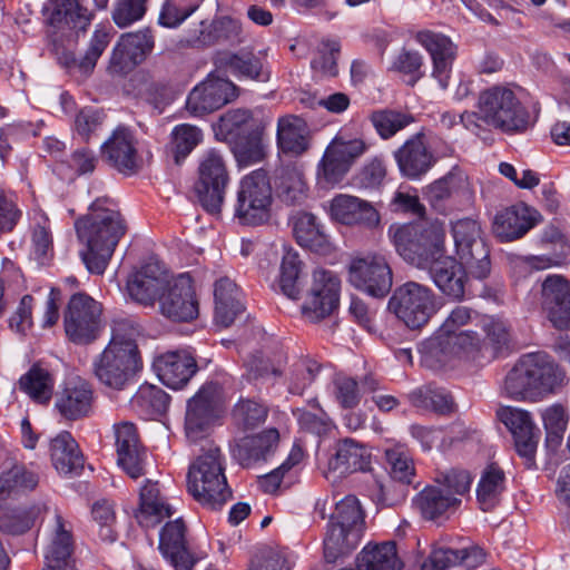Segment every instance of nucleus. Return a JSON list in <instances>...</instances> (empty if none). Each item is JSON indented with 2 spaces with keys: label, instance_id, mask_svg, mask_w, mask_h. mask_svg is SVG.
<instances>
[{
  "label": "nucleus",
  "instance_id": "8",
  "mask_svg": "<svg viewBox=\"0 0 570 570\" xmlns=\"http://www.w3.org/2000/svg\"><path fill=\"white\" fill-rule=\"evenodd\" d=\"M439 308L432 288L413 281L397 286L387 302V309L412 331L424 327Z\"/></svg>",
  "mask_w": 570,
  "mask_h": 570
},
{
  "label": "nucleus",
  "instance_id": "57",
  "mask_svg": "<svg viewBox=\"0 0 570 570\" xmlns=\"http://www.w3.org/2000/svg\"><path fill=\"white\" fill-rule=\"evenodd\" d=\"M370 121L382 139H390L412 124L414 117L409 112L385 108L373 111Z\"/></svg>",
  "mask_w": 570,
  "mask_h": 570
},
{
  "label": "nucleus",
  "instance_id": "31",
  "mask_svg": "<svg viewBox=\"0 0 570 570\" xmlns=\"http://www.w3.org/2000/svg\"><path fill=\"white\" fill-rule=\"evenodd\" d=\"M278 440L279 433L273 428L244 436L230 445L232 458L243 468H250L266 461L275 452Z\"/></svg>",
  "mask_w": 570,
  "mask_h": 570
},
{
  "label": "nucleus",
  "instance_id": "62",
  "mask_svg": "<svg viewBox=\"0 0 570 570\" xmlns=\"http://www.w3.org/2000/svg\"><path fill=\"white\" fill-rule=\"evenodd\" d=\"M385 459L390 468V476L403 484H411L415 475L412 458L403 448H392L385 451Z\"/></svg>",
  "mask_w": 570,
  "mask_h": 570
},
{
  "label": "nucleus",
  "instance_id": "33",
  "mask_svg": "<svg viewBox=\"0 0 570 570\" xmlns=\"http://www.w3.org/2000/svg\"><path fill=\"white\" fill-rule=\"evenodd\" d=\"M423 138V134H416L394 151L401 174L409 179L422 177L435 163L433 153L424 144Z\"/></svg>",
  "mask_w": 570,
  "mask_h": 570
},
{
  "label": "nucleus",
  "instance_id": "16",
  "mask_svg": "<svg viewBox=\"0 0 570 570\" xmlns=\"http://www.w3.org/2000/svg\"><path fill=\"white\" fill-rule=\"evenodd\" d=\"M500 422L511 432L518 454L524 459L527 469L535 466V452L540 431L531 414L513 406H503L497 411Z\"/></svg>",
  "mask_w": 570,
  "mask_h": 570
},
{
  "label": "nucleus",
  "instance_id": "17",
  "mask_svg": "<svg viewBox=\"0 0 570 570\" xmlns=\"http://www.w3.org/2000/svg\"><path fill=\"white\" fill-rule=\"evenodd\" d=\"M341 281L331 271L315 269L309 295L303 306V315L312 322L330 316L340 302Z\"/></svg>",
  "mask_w": 570,
  "mask_h": 570
},
{
  "label": "nucleus",
  "instance_id": "7",
  "mask_svg": "<svg viewBox=\"0 0 570 570\" xmlns=\"http://www.w3.org/2000/svg\"><path fill=\"white\" fill-rule=\"evenodd\" d=\"M273 189L268 173L258 168L245 175L238 184L234 218L243 226H261L271 218Z\"/></svg>",
  "mask_w": 570,
  "mask_h": 570
},
{
  "label": "nucleus",
  "instance_id": "24",
  "mask_svg": "<svg viewBox=\"0 0 570 570\" xmlns=\"http://www.w3.org/2000/svg\"><path fill=\"white\" fill-rule=\"evenodd\" d=\"M153 368L159 381L169 389L180 390L197 373L195 356L186 350L168 351L157 355Z\"/></svg>",
  "mask_w": 570,
  "mask_h": 570
},
{
  "label": "nucleus",
  "instance_id": "44",
  "mask_svg": "<svg viewBox=\"0 0 570 570\" xmlns=\"http://www.w3.org/2000/svg\"><path fill=\"white\" fill-rule=\"evenodd\" d=\"M220 65L238 79L265 82L271 76L263 60L253 51L227 52L220 58Z\"/></svg>",
  "mask_w": 570,
  "mask_h": 570
},
{
  "label": "nucleus",
  "instance_id": "36",
  "mask_svg": "<svg viewBox=\"0 0 570 570\" xmlns=\"http://www.w3.org/2000/svg\"><path fill=\"white\" fill-rule=\"evenodd\" d=\"M181 519L167 522L159 534V550L175 570H193L196 560L188 551Z\"/></svg>",
  "mask_w": 570,
  "mask_h": 570
},
{
  "label": "nucleus",
  "instance_id": "43",
  "mask_svg": "<svg viewBox=\"0 0 570 570\" xmlns=\"http://www.w3.org/2000/svg\"><path fill=\"white\" fill-rule=\"evenodd\" d=\"M55 385V374L41 363H35L19 380L20 390L42 405L51 401Z\"/></svg>",
  "mask_w": 570,
  "mask_h": 570
},
{
  "label": "nucleus",
  "instance_id": "48",
  "mask_svg": "<svg viewBox=\"0 0 570 570\" xmlns=\"http://www.w3.org/2000/svg\"><path fill=\"white\" fill-rule=\"evenodd\" d=\"M275 184L279 198L286 204H302L307 198L308 187L304 174L296 166L281 167L277 170Z\"/></svg>",
  "mask_w": 570,
  "mask_h": 570
},
{
  "label": "nucleus",
  "instance_id": "42",
  "mask_svg": "<svg viewBox=\"0 0 570 570\" xmlns=\"http://www.w3.org/2000/svg\"><path fill=\"white\" fill-rule=\"evenodd\" d=\"M47 10L50 26L60 28L67 24L80 31H86L94 17V13L78 0H49Z\"/></svg>",
  "mask_w": 570,
  "mask_h": 570
},
{
  "label": "nucleus",
  "instance_id": "56",
  "mask_svg": "<svg viewBox=\"0 0 570 570\" xmlns=\"http://www.w3.org/2000/svg\"><path fill=\"white\" fill-rule=\"evenodd\" d=\"M41 511L40 505L2 508V533L20 535L29 531Z\"/></svg>",
  "mask_w": 570,
  "mask_h": 570
},
{
  "label": "nucleus",
  "instance_id": "28",
  "mask_svg": "<svg viewBox=\"0 0 570 570\" xmlns=\"http://www.w3.org/2000/svg\"><path fill=\"white\" fill-rule=\"evenodd\" d=\"M540 218L538 210L524 203H518L495 215L493 230L502 242H511L523 237Z\"/></svg>",
  "mask_w": 570,
  "mask_h": 570
},
{
  "label": "nucleus",
  "instance_id": "54",
  "mask_svg": "<svg viewBox=\"0 0 570 570\" xmlns=\"http://www.w3.org/2000/svg\"><path fill=\"white\" fill-rule=\"evenodd\" d=\"M252 129H258L254 126L252 112L248 109H235L220 116L216 135L230 142L243 135H247Z\"/></svg>",
  "mask_w": 570,
  "mask_h": 570
},
{
  "label": "nucleus",
  "instance_id": "37",
  "mask_svg": "<svg viewBox=\"0 0 570 570\" xmlns=\"http://www.w3.org/2000/svg\"><path fill=\"white\" fill-rule=\"evenodd\" d=\"M50 459L58 473L79 475L85 468V458L70 432L61 431L50 440Z\"/></svg>",
  "mask_w": 570,
  "mask_h": 570
},
{
  "label": "nucleus",
  "instance_id": "53",
  "mask_svg": "<svg viewBox=\"0 0 570 570\" xmlns=\"http://www.w3.org/2000/svg\"><path fill=\"white\" fill-rule=\"evenodd\" d=\"M229 144L239 167L252 166L265 158V148L259 129H252L247 135H243Z\"/></svg>",
  "mask_w": 570,
  "mask_h": 570
},
{
  "label": "nucleus",
  "instance_id": "12",
  "mask_svg": "<svg viewBox=\"0 0 570 570\" xmlns=\"http://www.w3.org/2000/svg\"><path fill=\"white\" fill-rule=\"evenodd\" d=\"M229 175L222 154L216 149L206 151L198 167L195 193L203 208L218 214L224 204Z\"/></svg>",
  "mask_w": 570,
  "mask_h": 570
},
{
  "label": "nucleus",
  "instance_id": "61",
  "mask_svg": "<svg viewBox=\"0 0 570 570\" xmlns=\"http://www.w3.org/2000/svg\"><path fill=\"white\" fill-rule=\"evenodd\" d=\"M350 168L326 147L317 165V184L322 187H334L340 184Z\"/></svg>",
  "mask_w": 570,
  "mask_h": 570
},
{
  "label": "nucleus",
  "instance_id": "55",
  "mask_svg": "<svg viewBox=\"0 0 570 570\" xmlns=\"http://www.w3.org/2000/svg\"><path fill=\"white\" fill-rule=\"evenodd\" d=\"M140 334V325L136 317L128 315H118L111 322V338L108 345H114L119 350L140 355L136 337Z\"/></svg>",
  "mask_w": 570,
  "mask_h": 570
},
{
  "label": "nucleus",
  "instance_id": "41",
  "mask_svg": "<svg viewBox=\"0 0 570 570\" xmlns=\"http://www.w3.org/2000/svg\"><path fill=\"white\" fill-rule=\"evenodd\" d=\"M215 320L224 327L233 324L237 315L244 311L240 292L232 279L224 277L215 283Z\"/></svg>",
  "mask_w": 570,
  "mask_h": 570
},
{
  "label": "nucleus",
  "instance_id": "39",
  "mask_svg": "<svg viewBox=\"0 0 570 570\" xmlns=\"http://www.w3.org/2000/svg\"><path fill=\"white\" fill-rule=\"evenodd\" d=\"M293 234L302 247L320 254L331 250L330 236L320 219L312 213H298L293 218Z\"/></svg>",
  "mask_w": 570,
  "mask_h": 570
},
{
  "label": "nucleus",
  "instance_id": "40",
  "mask_svg": "<svg viewBox=\"0 0 570 570\" xmlns=\"http://www.w3.org/2000/svg\"><path fill=\"white\" fill-rule=\"evenodd\" d=\"M307 284V272L293 248L285 249L278 276L281 292L291 299H298Z\"/></svg>",
  "mask_w": 570,
  "mask_h": 570
},
{
  "label": "nucleus",
  "instance_id": "9",
  "mask_svg": "<svg viewBox=\"0 0 570 570\" xmlns=\"http://www.w3.org/2000/svg\"><path fill=\"white\" fill-rule=\"evenodd\" d=\"M247 40L240 20L232 16H216L213 20H202L179 36L174 48L207 49L215 46L238 47Z\"/></svg>",
  "mask_w": 570,
  "mask_h": 570
},
{
  "label": "nucleus",
  "instance_id": "2",
  "mask_svg": "<svg viewBox=\"0 0 570 570\" xmlns=\"http://www.w3.org/2000/svg\"><path fill=\"white\" fill-rule=\"evenodd\" d=\"M567 383L563 368L547 353L519 357L504 379L507 395L515 401L538 402L557 394Z\"/></svg>",
  "mask_w": 570,
  "mask_h": 570
},
{
  "label": "nucleus",
  "instance_id": "22",
  "mask_svg": "<svg viewBox=\"0 0 570 570\" xmlns=\"http://www.w3.org/2000/svg\"><path fill=\"white\" fill-rule=\"evenodd\" d=\"M236 96L237 87L232 81L208 77L189 92L186 108L193 116L200 117L222 108Z\"/></svg>",
  "mask_w": 570,
  "mask_h": 570
},
{
  "label": "nucleus",
  "instance_id": "51",
  "mask_svg": "<svg viewBox=\"0 0 570 570\" xmlns=\"http://www.w3.org/2000/svg\"><path fill=\"white\" fill-rule=\"evenodd\" d=\"M504 482V472L499 466L490 464L483 471L476 487V499L483 511H490L499 503Z\"/></svg>",
  "mask_w": 570,
  "mask_h": 570
},
{
  "label": "nucleus",
  "instance_id": "14",
  "mask_svg": "<svg viewBox=\"0 0 570 570\" xmlns=\"http://www.w3.org/2000/svg\"><path fill=\"white\" fill-rule=\"evenodd\" d=\"M348 282L368 296L383 298L393 285L392 268L383 255L357 257L350 263Z\"/></svg>",
  "mask_w": 570,
  "mask_h": 570
},
{
  "label": "nucleus",
  "instance_id": "49",
  "mask_svg": "<svg viewBox=\"0 0 570 570\" xmlns=\"http://www.w3.org/2000/svg\"><path fill=\"white\" fill-rule=\"evenodd\" d=\"M362 535L355 530L345 529L330 522L324 539V558L326 562L334 563L340 558L350 554L358 546Z\"/></svg>",
  "mask_w": 570,
  "mask_h": 570
},
{
  "label": "nucleus",
  "instance_id": "21",
  "mask_svg": "<svg viewBox=\"0 0 570 570\" xmlns=\"http://www.w3.org/2000/svg\"><path fill=\"white\" fill-rule=\"evenodd\" d=\"M540 306L553 327L570 330V279L548 275L541 284Z\"/></svg>",
  "mask_w": 570,
  "mask_h": 570
},
{
  "label": "nucleus",
  "instance_id": "1",
  "mask_svg": "<svg viewBox=\"0 0 570 570\" xmlns=\"http://www.w3.org/2000/svg\"><path fill=\"white\" fill-rule=\"evenodd\" d=\"M78 240L86 249L81 259L91 274L101 275L126 234L127 225L117 205L109 198H97L88 212L75 220Z\"/></svg>",
  "mask_w": 570,
  "mask_h": 570
},
{
  "label": "nucleus",
  "instance_id": "15",
  "mask_svg": "<svg viewBox=\"0 0 570 570\" xmlns=\"http://www.w3.org/2000/svg\"><path fill=\"white\" fill-rule=\"evenodd\" d=\"M223 387L218 382H206L197 393L187 401L185 414V433L188 440L202 439L217 417L222 402Z\"/></svg>",
  "mask_w": 570,
  "mask_h": 570
},
{
  "label": "nucleus",
  "instance_id": "52",
  "mask_svg": "<svg viewBox=\"0 0 570 570\" xmlns=\"http://www.w3.org/2000/svg\"><path fill=\"white\" fill-rule=\"evenodd\" d=\"M202 130L189 124H180L174 127L170 134V141L167 145V151L179 165L202 141Z\"/></svg>",
  "mask_w": 570,
  "mask_h": 570
},
{
  "label": "nucleus",
  "instance_id": "13",
  "mask_svg": "<svg viewBox=\"0 0 570 570\" xmlns=\"http://www.w3.org/2000/svg\"><path fill=\"white\" fill-rule=\"evenodd\" d=\"M141 368L140 355L114 345H107L94 361V373L98 381L114 390H122Z\"/></svg>",
  "mask_w": 570,
  "mask_h": 570
},
{
  "label": "nucleus",
  "instance_id": "45",
  "mask_svg": "<svg viewBox=\"0 0 570 570\" xmlns=\"http://www.w3.org/2000/svg\"><path fill=\"white\" fill-rule=\"evenodd\" d=\"M414 504L426 520H438L461 504L460 498L446 495L443 488L425 487L414 499Z\"/></svg>",
  "mask_w": 570,
  "mask_h": 570
},
{
  "label": "nucleus",
  "instance_id": "5",
  "mask_svg": "<svg viewBox=\"0 0 570 570\" xmlns=\"http://www.w3.org/2000/svg\"><path fill=\"white\" fill-rule=\"evenodd\" d=\"M389 233L397 254L417 268L425 269L444 253L445 225L439 219L391 226Z\"/></svg>",
  "mask_w": 570,
  "mask_h": 570
},
{
  "label": "nucleus",
  "instance_id": "35",
  "mask_svg": "<svg viewBox=\"0 0 570 570\" xmlns=\"http://www.w3.org/2000/svg\"><path fill=\"white\" fill-rule=\"evenodd\" d=\"M371 455L361 443L344 439L336 443L335 452L328 459V471L325 476L328 479L330 473L336 478H344L348 474L366 471L370 466Z\"/></svg>",
  "mask_w": 570,
  "mask_h": 570
},
{
  "label": "nucleus",
  "instance_id": "20",
  "mask_svg": "<svg viewBox=\"0 0 570 570\" xmlns=\"http://www.w3.org/2000/svg\"><path fill=\"white\" fill-rule=\"evenodd\" d=\"M160 313L176 322H189L198 315V302L191 284V278L179 275L171 284L167 283L159 295Z\"/></svg>",
  "mask_w": 570,
  "mask_h": 570
},
{
  "label": "nucleus",
  "instance_id": "26",
  "mask_svg": "<svg viewBox=\"0 0 570 570\" xmlns=\"http://www.w3.org/2000/svg\"><path fill=\"white\" fill-rule=\"evenodd\" d=\"M101 155L111 167L124 175H134L139 169L136 140L126 127L120 126L114 130L101 145Z\"/></svg>",
  "mask_w": 570,
  "mask_h": 570
},
{
  "label": "nucleus",
  "instance_id": "47",
  "mask_svg": "<svg viewBox=\"0 0 570 570\" xmlns=\"http://www.w3.org/2000/svg\"><path fill=\"white\" fill-rule=\"evenodd\" d=\"M277 146L284 153L299 156L308 149L305 122L294 116L282 117L277 121Z\"/></svg>",
  "mask_w": 570,
  "mask_h": 570
},
{
  "label": "nucleus",
  "instance_id": "11",
  "mask_svg": "<svg viewBox=\"0 0 570 570\" xmlns=\"http://www.w3.org/2000/svg\"><path fill=\"white\" fill-rule=\"evenodd\" d=\"M100 303L85 293L73 294L63 312V327L67 337L75 344H90L101 331Z\"/></svg>",
  "mask_w": 570,
  "mask_h": 570
},
{
  "label": "nucleus",
  "instance_id": "32",
  "mask_svg": "<svg viewBox=\"0 0 570 570\" xmlns=\"http://www.w3.org/2000/svg\"><path fill=\"white\" fill-rule=\"evenodd\" d=\"M94 391L82 380L71 381L57 392L53 409L67 421H77L88 416L92 410Z\"/></svg>",
  "mask_w": 570,
  "mask_h": 570
},
{
  "label": "nucleus",
  "instance_id": "6",
  "mask_svg": "<svg viewBox=\"0 0 570 570\" xmlns=\"http://www.w3.org/2000/svg\"><path fill=\"white\" fill-rule=\"evenodd\" d=\"M480 118L508 135H520L532 128L538 115H532L513 90L493 86L479 96Z\"/></svg>",
  "mask_w": 570,
  "mask_h": 570
},
{
  "label": "nucleus",
  "instance_id": "3",
  "mask_svg": "<svg viewBox=\"0 0 570 570\" xmlns=\"http://www.w3.org/2000/svg\"><path fill=\"white\" fill-rule=\"evenodd\" d=\"M474 312L466 306L454 307L433 336L421 344L420 352L431 366H444L479 348L481 336L476 331L465 328Z\"/></svg>",
  "mask_w": 570,
  "mask_h": 570
},
{
  "label": "nucleus",
  "instance_id": "64",
  "mask_svg": "<svg viewBox=\"0 0 570 570\" xmlns=\"http://www.w3.org/2000/svg\"><path fill=\"white\" fill-rule=\"evenodd\" d=\"M340 42L336 40H323L317 53L311 60L312 69L325 77L337 75V56L340 53Z\"/></svg>",
  "mask_w": 570,
  "mask_h": 570
},
{
  "label": "nucleus",
  "instance_id": "18",
  "mask_svg": "<svg viewBox=\"0 0 570 570\" xmlns=\"http://www.w3.org/2000/svg\"><path fill=\"white\" fill-rule=\"evenodd\" d=\"M155 37L150 28L121 35L112 49L109 70L125 75L140 65L153 52Z\"/></svg>",
  "mask_w": 570,
  "mask_h": 570
},
{
  "label": "nucleus",
  "instance_id": "19",
  "mask_svg": "<svg viewBox=\"0 0 570 570\" xmlns=\"http://www.w3.org/2000/svg\"><path fill=\"white\" fill-rule=\"evenodd\" d=\"M73 550L75 541L71 524L56 510L43 547L46 566L51 570H77Z\"/></svg>",
  "mask_w": 570,
  "mask_h": 570
},
{
  "label": "nucleus",
  "instance_id": "46",
  "mask_svg": "<svg viewBox=\"0 0 570 570\" xmlns=\"http://www.w3.org/2000/svg\"><path fill=\"white\" fill-rule=\"evenodd\" d=\"M170 403V396L153 384H142L130 400L131 409L142 419H156L164 415Z\"/></svg>",
  "mask_w": 570,
  "mask_h": 570
},
{
  "label": "nucleus",
  "instance_id": "25",
  "mask_svg": "<svg viewBox=\"0 0 570 570\" xmlns=\"http://www.w3.org/2000/svg\"><path fill=\"white\" fill-rule=\"evenodd\" d=\"M40 483V473L32 463L19 461L16 456L2 459V500H19L31 494Z\"/></svg>",
  "mask_w": 570,
  "mask_h": 570
},
{
  "label": "nucleus",
  "instance_id": "4",
  "mask_svg": "<svg viewBox=\"0 0 570 570\" xmlns=\"http://www.w3.org/2000/svg\"><path fill=\"white\" fill-rule=\"evenodd\" d=\"M187 488L193 498L208 510H220L232 499L219 448L210 445L190 464Z\"/></svg>",
  "mask_w": 570,
  "mask_h": 570
},
{
  "label": "nucleus",
  "instance_id": "50",
  "mask_svg": "<svg viewBox=\"0 0 570 570\" xmlns=\"http://www.w3.org/2000/svg\"><path fill=\"white\" fill-rule=\"evenodd\" d=\"M409 400L417 409L430 410L442 415L454 412L456 406L449 391L433 384L415 389L409 394Z\"/></svg>",
  "mask_w": 570,
  "mask_h": 570
},
{
  "label": "nucleus",
  "instance_id": "58",
  "mask_svg": "<svg viewBox=\"0 0 570 570\" xmlns=\"http://www.w3.org/2000/svg\"><path fill=\"white\" fill-rule=\"evenodd\" d=\"M331 523L345 529L355 530L357 533L364 532V512L360 501L354 495H346L336 503L335 512L331 517Z\"/></svg>",
  "mask_w": 570,
  "mask_h": 570
},
{
  "label": "nucleus",
  "instance_id": "38",
  "mask_svg": "<svg viewBox=\"0 0 570 570\" xmlns=\"http://www.w3.org/2000/svg\"><path fill=\"white\" fill-rule=\"evenodd\" d=\"M174 510L160 494L158 482L147 480L140 490L139 507L135 519L145 529L154 528L165 518H170Z\"/></svg>",
  "mask_w": 570,
  "mask_h": 570
},
{
  "label": "nucleus",
  "instance_id": "23",
  "mask_svg": "<svg viewBox=\"0 0 570 570\" xmlns=\"http://www.w3.org/2000/svg\"><path fill=\"white\" fill-rule=\"evenodd\" d=\"M415 39L431 57L432 78L438 81L442 90H445L449 87L453 63L458 55L456 45L450 37L430 30L417 32Z\"/></svg>",
  "mask_w": 570,
  "mask_h": 570
},
{
  "label": "nucleus",
  "instance_id": "29",
  "mask_svg": "<svg viewBox=\"0 0 570 570\" xmlns=\"http://www.w3.org/2000/svg\"><path fill=\"white\" fill-rule=\"evenodd\" d=\"M116 450L118 464L132 479L145 474V450L140 443L134 423L121 422L115 425Z\"/></svg>",
  "mask_w": 570,
  "mask_h": 570
},
{
  "label": "nucleus",
  "instance_id": "27",
  "mask_svg": "<svg viewBox=\"0 0 570 570\" xmlns=\"http://www.w3.org/2000/svg\"><path fill=\"white\" fill-rule=\"evenodd\" d=\"M435 286L448 297L460 301L464 297L466 272L465 264L444 253L434 257L426 266Z\"/></svg>",
  "mask_w": 570,
  "mask_h": 570
},
{
  "label": "nucleus",
  "instance_id": "63",
  "mask_svg": "<svg viewBox=\"0 0 570 570\" xmlns=\"http://www.w3.org/2000/svg\"><path fill=\"white\" fill-rule=\"evenodd\" d=\"M463 185L464 180L460 174L449 173L429 186L426 191L428 200L436 210H443L444 202Z\"/></svg>",
  "mask_w": 570,
  "mask_h": 570
},
{
  "label": "nucleus",
  "instance_id": "60",
  "mask_svg": "<svg viewBox=\"0 0 570 570\" xmlns=\"http://www.w3.org/2000/svg\"><path fill=\"white\" fill-rule=\"evenodd\" d=\"M546 429V443L550 449H557L562 440L567 428V413L561 404H553L542 413Z\"/></svg>",
  "mask_w": 570,
  "mask_h": 570
},
{
  "label": "nucleus",
  "instance_id": "30",
  "mask_svg": "<svg viewBox=\"0 0 570 570\" xmlns=\"http://www.w3.org/2000/svg\"><path fill=\"white\" fill-rule=\"evenodd\" d=\"M164 266L150 261L135 272L127 281L129 296L142 305H153L167 285Z\"/></svg>",
  "mask_w": 570,
  "mask_h": 570
},
{
  "label": "nucleus",
  "instance_id": "10",
  "mask_svg": "<svg viewBox=\"0 0 570 570\" xmlns=\"http://www.w3.org/2000/svg\"><path fill=\"white\" fill-rule=\"evenodd\" d=\"M456 254L472 277L484 279L490 275L491 261L487 243L481 237L480 224L472 218H462L452 224Z\"/></svg>",
  "mask_w": 570,
  "mask_h": 570
},
{
  "label": "nucleus",
  "instance_id": "34",
  "mask_svg": "<svg viewBox=\"0 0 570 570\" xmlns=\"http://www.w3.org/2000/svg\"><path fill=\"white\" fill-rule=\"evenodd\" d=\"M330 214L334 220L348 226L375 227L380 223L379 212L371 203L345 194L331 200Z\"/></svg>",
  "mask_w": 570,
  "mask_h": 570
},
{
  "label": "nucleus",
  "instance_id": "59",
  "mask_svg": "<svg viewBox=\"0 0 570 570\" xmlns=\"http://www.w3.org/2000/svg\"><path fill=\"white\" fill-rule=\"evenodd\" d=\"M111 35L106 28H97L89 41V46L85 55L79 59L73 56L70 57V59L67 58L66 65L68 67H78L82 72L92 71L98 59L108 47Z\"/></svg>",
  "mask_w": 570,
  "mask_h": 570
}]
</instances>
